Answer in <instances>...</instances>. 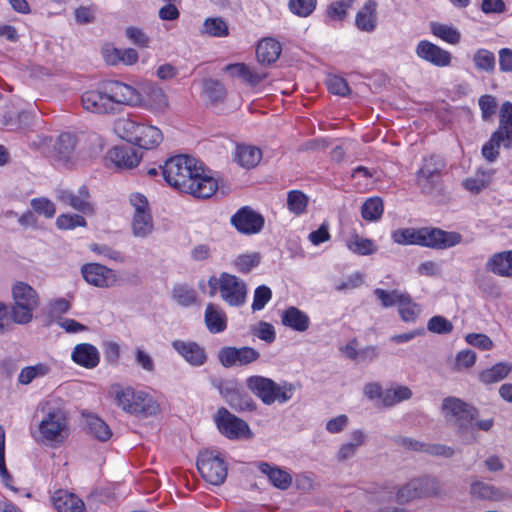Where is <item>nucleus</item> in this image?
Returning a JSON list of instances; mask_svg holds the SVG:
<instances>
[{
    "mask_svg": "<svg viewBox=\"0 0 512 512\" xmlns=\"http://www.w3.org/2000/svg\"><path fill=\"white\" fill-rule=\"evenodd\" d=\"M159 169L170 186L194 197L208 198L217 190L216 180L205 172L203 163L193 157L173 156Z\"/></svg>",
    "mask_w": 512,
    "mask_h": 512,
    "instance_id": "obj_1",
    "label": "nucleus"
},
{
    "mask_svg": "<svg viewBox=\"0 0 512 512\" xmlns=\"http://www.w3.org/2000/svg\"><path fill=\"white\" fill-rule=\"evenodd\" d=\"M441 413L446 423L469 441L477 439V430L489 431L494 425L492 418L479 420V411L476 407L453 396L443 399Z\"/></svg>",
    "mask_w": 512,
    "mask_h": 512,
    "instance_id": "obj_2",
    "label": "nucleus"
},
{
    "mask_svg": "<svg viewBox=\"0 0 512 512\" xmlns=\"http://www.w3.org/2000/svg\"><path fill=\"white\" fill-rule=\"evenodd\" d=\"M392 239L399 245H420L433 249H446L461 243L462 236L438 228H402L392 233Z\"/></svg>",
    "mask_w": 512,
    "mask_h": 512,
    "instance_id": "obj_3",
    "label": "nucleus"
},
{
    "mask_svg": "<svg viewBox=\"0 0 512 512\" xmlns=\"http://www.w3.org/2000/svg\"><path fill=\"white\" fill-rule=\"evenodd\" d=\"M12 307L10 316L14 323L25 325L32 321L34 311L40 305L38 292L24 281H16L11 287Z\"/></svg>",
    "mask_w": 512,
    "mask_h": 512,
    "instance_id": "obj_4",
    "label": "nucleus"
},
{
    "mask_svg": "<svg viewBox=\"0 0 512 512\" xmlns=\"http://www.w3.org/2000/svg\"><path fill=\"white\" fill-rule=\"evenodd\" d=\"M512 148V103L506 101L500 108L499 125L492 133L490 139L482 146V156L489 163H493L500 155V146Z\"/></svg>",
    "mask_w": 512,
    "mask_h": 512,
    "instance_id": "obj_5",
    "label": "nucleus"
},
{
    "mask_svg": "<svg viewBox=\"0 0 512 512\" xmlns=\"http://www.w3.org/2000/svg\"><path fill=\"white\" fill-rule=\"evenodd\" d=\"M248 388L258 396L266 405L275 402L286 403L294 394L295 386L292 383H276L270 378L263 376H251L247 379Z\"/></svg>",
    "mask_w": 512,
    "mask_h": 512,
    "instance_id": "obj_6",
    "label": "nucleus"
},
{
    "mask_svg": "<svg viewBox=\"0 0 512 512\" xmlns=\"http://www.w3.org/2000/svg\"><path fill=\"white\" fill-rule=\"evenodd\" d=\"M208 285L211 295L218 290L221 299L231 307H240L246 302L247 284L233 274L222 272L218 278L211 276Z\"/></svg>",
    "mask_w": 512,
    "mask_h": 512,
    "instance_id": "obj_7",
    "label": "nucleus"
},
{
    "mask_svg": "<svg viewBox=\"0 0 512 512\" xmlns=\"http://www.w3.org/2000/svg\"><path fill=\"white\" fill-rule=\"evenodd\" d=\"M44 416L38 424L34 438L41 443H57L62 440V433L66 429L67 421L64 411L52 406L49 401L41 406Z\"/></svg>",
    "mask_w": 512,
    "mask_h": 512,
    "instance_id": "obj_8",
    "label": "nucleus"
},
{
    "mask_svg": "<svg viewBox=\"0 0 512 512\" xmlns=\"http://www.w3.org/2000/svg\"><path fill=\"white\" fill-rule=\"evenodd\" d=\"M115 403L125 412L130 414H152L155 405L152 398L143 391H135L131 387L113 385L110 390Z\"/></svg>",
    "mask_w": 512,
    "mask_h": 512,
    "instance_id": "obj_9",
    "label": "nucleus"
},
{
    "mask_svg": "<svg viewBox=\"0 0 512 512\" xmlns=\"http://www.w3.org/2000/svg\"><path fill=\"white\" fill-rule=\"evenodd\" d=\"M197 468L203 479L212 484H222L227 476V464L216 450H206L197 458Z\"/></svg>",
    "mask_w": 512,
    "mask_h": 512,
    "instance_id": "obj_10",
    "label": "nucleus"
},
{
    "mask_svg": "<svg viewBox=\"0 0 512 512\" xmlns=\"http://www.w3.org/2000/svg\"><path fill=\"white\" fill-rule=\"evenodd\" d=\"M444 167V160L438 156L424 158L423 164L416 174V183L422 193L430 195L436 190Z\"/></svg>",
    "mask_w": 512,
    "mask_h": 512,
    "instance_id": "obj_11",
    "label": "nucleus"
},
{
    "mask_svg": "<svg viewBox=\"0 0 512 512\" xmlns=\"http://www.w3.org/2000/svg\"><path fill=\"white\" fill-rule=\"evenodd\" d=\"M215 422L219 431L229 439H251L253 433L248 424L231 414L226 408L222 407L217 410Z\"/></svg>",
    "mask_w": 512,
    "mask_h": 512,
    "instance_id": "obj_12",
    "label": "nucleus"
},
{
    "mask_svg": "<svg viewBox=\"0 0 512 512\" xmlns=\"http://www.w3.org/2000/svg\"><path fill=\"white\" fill-rule=\"evenodd\" d=\"M440 491L437 479L432 477L416 478L401 487L396 494V501L404 504L412 499L426 495H436Z\"/></svg>",
    "mask_w": 512,
    "mask_h": 512,
    "instance_id": "obj_13",
    "label": "nucleus"
},
{
    "mask_svg": "<svg viewBox=\"0 0 512 512\" xmlns=\"http://www.w3.org/2000/svg\"><path fill=\"white\" fill-rule=\"evenodd\" d=\"M260 353L249 346L243 347H224L218 353L220 363L230 368L233 366H244L258 360Z\"/></svg>",
    "mask_w": 512,
    "mask_h": 512,
    "instance_id": "obj_14",
    "label": "nucleus"
},
{
    "mask_svg": "<svg viewBox=\"0 0 512 512\" xmlns=\"http://www.w3.org/2000/svg\"><path fill=\"white\" fill-rule=\"evenodd\" d=\"M231 224L243 234H256L264 226V218L249 206L240 208L230 220Z\"/></svg>",
    "mask_w": 512,
    "mask_h": 512,
    "instance_id": "obj_15",
    "label": "nucleus"
},
{
    "mask_svg": "<svg viewBox=\"0 0 512 512\" xmlns=\"http://www.w3.org/2000/svg\"><path fill=\"white\" fill-rule=\"evenodd\" d=\"M57 199L63 204L83 214H93L95 206L90 200L88 188L82 185L76 192L60 190Z\"/></svg>",
    "mask_w": 512,
    "mask_h": 512,
    "instance_id": "obj_16",
    "label": "nucleus"
},
{
    "mask_svg": "<svg viewBox=\"0 0 512 512\" xmlns=\"http://www.w3.org/2000/svg\"><path fill=\"white\" fill-rule=\"evenodd\" d=\"M415 53L420 59L436 67H447L452 61L449 51L427 40H422L417 44Z\"/></svg>",
    "mask_w": 512,
    "mask_h": 512,
    "instance_id": "obj_17",
    "label": "nucleus"
},
{
    "mask_svg": "<svg viewBox=\"0 0 512 512\" xmlns=\"http://www.w3.org/2000/svg\"><path fill=\"white\" fill-rule=\"evenodd\" d=\"M81 272L85 281L96 287L107 288L116 282L115 272L101 264H86L82 267Z\"/></svg>",
    "mask_w": 512,
    "mask_h": 512,
    "instance_id": "obj_18",
    "label": "nucleus"
},
{
    "mask_svg": "<svg viewBox=\"0 0 512 512\" xmlns=\"http://www.w3.org/2000/svg\"><path fill=\"white\" fill-rule=\"evenodd\" d=\"M105 87L112 101L113 108L116 104L137 105L141 102L140 93L130 85L119 81H112L107 83Z\"/></svg>",
    "mask_w": 512,
    "mask_h": 512,
    "instance_id": "obj_19",
    "label": "nucleus"
},
{
    "mask_svg": "<svg viewBox=\"0 0 512 512\" xmlns=\"http://www.w3.org/2000/svg\"><path fill=\"white\" fill-rule=\"evenodd\" d=\"M81 101L83 108L88 112L106 114L114 111L112 101L106 89L104 91H86L82 94Z\"/></svg>",
    "mask_w": 512,
    "mask_h": 512,
    "instance_id": "obj_20",
    "label": "nucleus"
},
{
    "mask_svg": "<svg viewBox=\"0 0 512 512\" xmlns=\"http://www.w3.org/2000/svg\"><path fill=\"white\" fill-rule=\"evenodd\" d=\"M366 441L367 435L363 429L352 430L349 433L348 440L339 445L335 453V459L339 463H344L352 459L358 449L366 444Z\"/></svg>",
    "mask_w": 512,
    "mask_h": 512,
    "instance_id": "obj_21",
    "label": "nucleus"
},
{
    "mask_svg": "<svg viewBox=\"0 0 512 512\" xmlns=\"http://www.w3.org/2000/svg\"><path fill=\"white\" fill-rule=\"evenodd\" d=\"M469 494L473 499L491 502L504 501L507 498L505 491L482 480L470 483Z\"/></svg>",
    "mask_w": 512,
    "mask_h": 512,
    "instance_id": "obj_22",
    "label": "nucleus"
},
{
    "mask_svg": "<svg viewBox=\"0 0 512 512\" xmlns=\"http://www.w3.org/2000/svg\"><path fill=\"white\" fill-rule=\"evenodd\" d=\"M172 347L192 366L199 367L206 362V353L196 342L175 340Z\"/></svg>",
    "mask_w": 512,
    "mask_h": 512,
    "instance_id": "obj_23",
    "label": "nucleus"
},
{
    "mask_svg": "<svg viewBox=\"0 0 512 512\" xmlns=\"http://www.w3.org/2000/svg\"><path fill=\"white\" fill-rule=\"evenodd\" d=\"M72 360L87 369H92L99 364L100 355L95 346L89 343L77 344L71 354Z\"/></svg>",
    "mask_w": 512,
    "mask_h": 512,
    "instance_id": "obj_24",
    "label": "nucleus"
},
{
    "mask_svg": "<svg viewBox=\"0 0 512 512\" xmlns=\"http://www.w3.org/2000/svg\"><path fill=\"white\" fill-rule=\"evenodd\" d=\"M109 157L118 167L131 169L139 164L142 154L133 147L120 146L111 149Z\"/></svg>",
    "mask_w": 512,
    "mask_h": 512,
    "instance_id": "obj_25",
    "label": "nucleus"
},
{
    "mask_svg": "<svg viewBox=\"0 0 512 512\" xmlns=\"http://www.w3.org/2000/svg\"><path fill=\"white\" fill-rule=\"evenodd\" d=\"M51 500L58 512H82L84 509V502L67 490L55 491Z\"/></svg>",
    "mask_w": 512,
    "mask_h": 512,
    "instance_id": "obj_26",
    "label": "nucleus"
},
{
    "mask_svg": "<svg viewBox=\"0 0 512 512\" xmlns=\"http://www.w3.org/2000/svg\"><path fill=\"white\" fill-rule=\"evenodd\" d=\"M256 466L264 475L267 476L270 483L276 488L280 490H287L290 487L292 477L286 470L267 462H257Z\"/></svg>",
    "mask_w": 512,
    "mask_h": 512,
    "instance_id": "obj_27",
    "label": "nucleus"
},
{
    "mask_svg": "<svg viewBox=\"0 0 512 512\" xmlns=\"http://www.w3.org/2000/svg\"><path fill=\"white\" fill-rule=\"evenodd\" d=\"M281 321L284 326H287L298 332L306 331L310 324L309 316L294 306H291L283 311L281 315Z\"/></svg>",
    "mask_w": 512,
    "mask_h": 512,
    "instance_id": "obj_28",
    "label": "nucleus"
},
{
    "mask_svg": "<svg viewBox=\"0 0 512 512\" xmlns=\"http://www.w3.org/2000/svg\"><path fill=\"white\" fill-rule=\"evenodd\" d=\"M345 247L353 254L369 256L377 251V245L369 238H364L357 233L350 234L345 239Z\"/></svg>",
    "mask_w": 512,
    "mask_h": 512,
    "instance_id": "obj_29",
    "label": "nucleus"
},
{
    "mask_svg": "<svg viewBox=\"0 0 512 512\" xmlns=\"http://www.w3.org/2000/svg\"><path fill=\"white\" fill-rule=\"evenodd\" d=\"M282 51L281 44L273 38L262 39L256 49L257 59L262 64L275 62Z\"/></svg>",
    "mask_w": 512,
    "mask_h": 512,
    "instance_id": "obj_30",
    "label": "nucleus"
},
{
    "mask_svg": "<svg viewBox=\"0 0 512 512\" xmlns=\"http://www.w3.org/2000/svg\"><path fill=\"white\" fill-rule=\"evenodd\" d=\"M487 269L503 276L512 277V250L494 254L487 261Z\"/></svg>",
    "mask_w": 512,
    "mask_h": 512,
    "instance_id": "obj_31",
    "label": "nucleus"
},
{
    "mask_svg": "<svg viewBox=\"0 0 512 512\" xmlns=\"http://www.w3.org/2000/svg\"><path fill=\"white\" fill-rule=\"evenodd\" d=\"M204 321L211 333H220L226 329L227 317L225 312L212 303L206 306Z\"/></svg>",
    "mask_w": 512,
    "mask_h": 512,
    "instance_id": "obj_32",
    "label": "nucleus"
},
{
    "mask_svg": "<svg viewBox=\"0 0 512 512\" xmlns=\"http://www.w3.org/2000/svg\"><path fill=\"white\" fill-rule=\"evenodd\" d=\"M376 7L374 0H368L358 11L355 18L356 27L364 32H372L376 27Z\"/></svg>",
    "mask_w": 512,
    "mask_h": 512,
    "instance_id": "obj_33",
    "label": "nucleus"
},
{
    "mask_svg": "<svg viewBox=\"0 0 512 512\" xmlns=\"http://www.w3.org/2000/svg\"><path fill=\"white\" fill-rule=\"evenodd\" d=\"M413 392L410 387L401 384H393L385 389L383 404L385 408H392L412 398Z\"/></svg>",
    "mask_w": 512,
    "mask_h": 512,
    "instance_id": "obj_34",
    "label": "nucleus"
},
{
    "mask_svg": "<svg viewBox=\"0 0 512 512\" xmlns=\"http://www.w3.org/2000/svg\"><path fill=\"white\" fill-rule=\"evenodd\" d=\"M131 231L135 238L145 239L154 231V221L151 212L145 214H133Z\"/></svg>",
    "mask_w": 512,
    "mask_h": 512,
    "instance_id": "obj_35",
    "label": "nucleus"
},
{
    "mask_svg": "<svg viewBox=\"0 0 512 512\" xmlns=\"http://www.w3.org/2000/svg\"><path fill=\"white\" fill-rule=\"evenodd\" d=\"M76 146L75 137L70 133H62L58 136L55 144V157L64 163H68L72 157Z\"/></svg>",
    "mask_w": 512,
    "mask_h": 512,
    "instance_id": "obj_36",
    "label": "nucleus"
},
{
    "mask_svg": "<svg viewBox=\"0 0 512 512\" xmlns=\"http://www.w3.org/2000/svg\"><path fill=\"white\" fill-rule=\"evenodd\" d=\"M262 153L259 148L249 145H239L236 148L235 160L247 169L255 167L261 160Z\"/></svg>",
    "mask_w": 512,
    "mask_h": 512,
    "instance_id": "obj_37",
    "label": "nucleus"
},
{
    "mask_svg": "<svg viewBox=\"0 0 512 512\" xmlns=\"http://www.w3.org/2000/svg\"><path fill=\"white\" fill-rule=\"evenodd\" d=\"M138 134L135 145L144 149L156 147L163 139L161 131L152 125L142 124Z\"/></svg>",
    "mask_w": 512,
    "mask_h": 512,
    "instance_id": "obj_38",
    "label": "nucleus"
},
{
    "mask_svg": "<svg viewBox=\"0 0 512 512\" xmlns=\"http://www.w3.org/2000/svg\"><path fill=\"white\" fill-rule=\"evenodd\" d=\"M51 372V367L43 362L35 365L26 366L21 369L18 375V383L21 385H29L36 379L44 378Z\"/></svg>",
    "mask_w": 512,
    "mask_h": 512,
    "instance_id": "obj_39",
    "label": "nucleus"
},
{
    "mask_svg": "<svg viewBox=\"0 0 512 512\" xmlns=\"http://www.w3.org/2000/svg\"><path fill=\"white\" fill-rule=\"evenodd\" d=\"M512 371V364L508 362H500L492 366L491 368L483 370L479 379L484 384H492L499 382L506 378Z\"/></svg>",
    "mask_w": 512,
    "mask_h": 512,
    "instance_id": "obj_40",
    "label": "nucleus"
},
{
    "mask_svg": "<svg viewBox=\"0 0 512 512\" xmlns=\"http://www.w3.org/2000/svg\"><path fill=\"white\" fill-rule=\"evenodd\" d=\"M141 125L132 119L121 118L116 121L114 130L120 138L135 144Z\"/></svg>",
    "mask_w": 512,
    "mask_h": 512,
    "instance_id": "obj_41",
    "label": "nucleus"
},
{
    "mask_svg": "<svg viewBox=\"0 0 512 512\" xmlns=\"http://www.w3.org/2000/svg\"><path fill=\"white\" fill-rule=\"evenodd\" d=\"M200 32L210 37L222 38L229 35V27L221 17H210L204 20Z\"/></svg>",
    "mask_w": 512,
    "mask_h": 512,
    "instance_id": "obj_42",
    "label": "nucleus"
},
{
    "mask_svg": "<svg viewBox=\"0 0 512 512\" xmlns=\"http://www.w3.org/2000/svg\"><path fill=\"white\" fill-rule=\"evenodd\" d=\"M148 108L154 113H163L168 108V99L164 90L151 86L147 94Z\"/></svg>",
    "mask_w": 512,
    "mask_h": 512,
    "instance_id": "obj_43",
    "label": "nucleus"
},
{
    "mask_svg": "<svg viewBox=\"0 0 512 512\" xmlns=\"http://www.w3.org/2000/svg\"><path fill=\"white\" fill-rule=\"evenodd\" d=\"M383 211L384 205L380 197L368 198L361 206V215L363 219L370 222L379 220Z\"/></svg>",
    "mask_w": 512,
    "mask_h": 512,
    "instance_id": "obj_44",
    "label": "nucleus"
},
{
    "mask_svg": "<svg viewBox=\"0 0 512 512\" xmlns=\"http://www.w3.org/2000/svg\"><path fill=\"white\" fill-rule=\"evenodd\" d=\"M430 27H431V32L433 33V35H435L436 37L442 39L443 41H445L449 44L455 45V44L459 43V41L461 39L460 32L452 26L437 23V22H432L430 24Z\"/></svg>",
    "mask_w": 512,
    "mask_h": 512,
    "instance_id": "obj_45",
    "label": "nucleus"
},
{
    "mask_svg": "<svg viewBox=\"0 0 512 512\" xmlns=\"http://www.w3.org/2000/svg\"><path fill=\"white\" fill-rule=\"evenodd\" d=\"M473 63L478 71L491 73L495 69V56L487 49H478L473 55Z\"/></svg>",
    "mask_w": 512,
    "mask_h": 512,
    "instance_id": "obj_46",
    "label": "nucleus"
},
{
    "mask_svg": "<svg viewBox=\"0 0 512 512\" xmlns=\"http://www.w3.org/2000/svg\"><path fill=\"white\" fill-rule=\"evenodd\" d=\"M261 261V256L257 252L241 254L233 261L234 268L240 273H249L256 268Z\"/></svg>",
    "mask_w": 512,
    "mask_h": 512,
    "instance_id": "obj_47",
    "label": "nucleus"
},
{
    "mask_svg": "<svg viewBox=\"0 0 512 512\" xmlns=\"http://www.w3.org/2000/svg\"><path fill=\"white\" fill-rule=\"evenodd\" d=\"M374 295L380 300L384 308L392 307L396 304L399 305L401 301L407 300V293H403L399 290L387 291L381 288L374 290Z\"/></svg>",
    "mask_w": 512,
    "mask_h": 512,
    "instance_id": "obj_48",
    "label": "nucleus"
},
{
    "mask_svg": "<svg viewBox=\"0 0 512 512\" xmlns=\"http://www.w3.org/2000/svg\"><path fill=\"white\" fill-rule=\"evenodd\" d=\"M308 205V197L299 190H292L287 195V208L295 214L300 215L305 212Z\"/></svg>",
    "mask_w": 512,
    "mask_h": 512,
    "instance_id": "obj_49",
    "label": "nucleus"
},
{
    "mask_svg": "<svg viewBox=\"0 0 512 512\" xmlns=\"http://www.w3.org/2000/svg\"><path fill=\"white\" fill-rule=\"evenodd\" d=\"M228 405L236 411H252L255 409V402L245 392L238 390L228 400Z\"/></svg>",
    "mask_w": 512,
    "mask_h": 512,
    "instance_id": "obj_50",
    "label": "nucleus"
},
{
    "mask_svg": "<svg viewBox=\"0 0 512 512\" xmlns=\"http://www.w3.org/2000/svg\"><path fill=\"white\" fill-rule=\"evenodd\" d=\"M87 425L89 432L100 441H106L112 435L109 426L98 417H90L88 419Z\"/></svg>",
    "mask_w": 512,
    "mask_h": 512,
    "instance_id": "obj_51",
    "label": "nucleus"
},
{
    "mask_svg": "<svg viewBox=\"0 0 512 512\" xmlns=\"http://www.w3.org/2000/svg\"><path fill=\"white\" fill-rule=\"evenodd\" d=\"M326 86L330 93L341 97H345L351 92L347 81L337 75H328L326 78Z\"/></svg>",
    "mask_w": 512,
    "mask_h": 512,
    "instance_id": "obj_52",
    "label": "nucleus"
},
{
    "mask_svg": "<svg viewBox=\"0 0 512 512\" xmlns=\"http://www.w3.org/2000/svg\"><path fill=\"white\" fill-rule=\"evenodd\" d=\"M317 0H289L288 8L299 17H308L316 8Z\"/></svg>",
    "mask_w": 512,
    "mask_h": 512,
    "instance_id": "obj_53",
    "label": "nucleus"
},
{
    "mask_svg": "<svg viewBox=\"0 0 512 512\" xmlns=\"http://www.w3.org/2000/svg\"><path fill=\"white\" fill-rule=\"evenodd\" d=\"M204 93L212 102H219L224 99L226 90L221 82L208 79L204 82Z\"/></svg>",
    "mask_w": 512,
    "mask_h": 512,
    "instance_id": "obj_54",
    "label": "nucleus"
},
{
    "mask_svg": "<svg viewBox=\"0 0 512 512\" xmlns=\"http://www.w3.org/2000/svg\"><path fill=\"white\" fill-rule=\"evenodd\" d=\"M174 299L182 306H190L196 302V291L186 285H177L173 288Z\"/></svg>",
    "mask_w": 512,
    "mask_h": 512,
    "instance_id": "obj_55",
    "label": "nucleus"
},
{
    "mask_svg": "<svg viewBox=\"0 0 512 512\" xmlns=\"http://www.w3.org/2000/svg\"><path fill=\"white\" fill-rule=\"evenodd\" d=\"M56 226L62 230L85 227L86 220L83 216L78 214H61L56 219Z\"/></svg>",
    "mask_w": 512,
    "mask_h": 512,
    "instance_id": "obj_56",
    "label": "nucleus"
},
{
    "mask_svg": "<svg viewBox=\"0 0 512 512\" xmlns=\"http://www.w3.org/2000/svg\"><path fill=\"white\" fill-rule=\"evenodd\" d=\"M398 311L401 319L405 322H414L420 312L419 306L412 302L410 295L407 294V300L401 301L398 305Z\"/></svg>",
    "mask_w": 512,
    "mask_h": 512,
    "instance_id": "obj_57",
    "label": "nucleus"
},
{
    "mask_svg": "<svg viewBox=\"0 0 512 512\" xmlns=\"http://www.w3.org/2000/svg\"><path fill=\"white\" fill-rule=\"evenodd\" d=\"M272 297L271 289L265 285L258 286L253 295L252 310L260 311L270 301Z\"/></svg>",
    "mask_w": 512,
    "mask_h": 512,
    "instance_id": "obj_58",
    "label": "nucleus"
},
{
    "mask_svg": "<svg viewBox=\"0 0 512 512\" xmlns=\"http://www.w3.org/2000/svg\"><path fill=\"white\" fill-rule=\"evenodd\" d=\"M427 328L429 331L437 334H447L453 329L452 323L443 316H433L429 319Z\"/></svg>",
    "mask_w": 512,
    "mask_h": 512,
    "instance_id": "obj_59",
    "label": "nucleus"
},
{
    "mask_svg": "<svg viewBox=\"0 0 512 512\" xmlns=\"http://www.w3.org/2000/svg\"><path fill=\"white\" fill-rule=\"evenodd\" d=\"M465 340L471 346L483 351L491 350L494 346L491 338L481 333H469L465 336Z\"/></svg>",
    "mask_w": 512,
    "mask_h": 512,
    "instance_id": "obj_60",
    "label": "nucleus"
},
{
    "mask_svg": "<svg viewBox=\"0 0 512 512\" xmlns=\"http://www.w3.org/2000/svg\"><path fill=\"white\" fill-rule=\"evenodd\" d=\"M31 207L38 214L46 218H52L55 214L54 204L47 198H34L31 200Z\"/></svg>",
    "mask_w": 512,
    "mask_h": 512,
    "instance_id": "obj_61",
    "label": "nucleus"
},
{
    "mask_svg": "<svg viewBox=\"0 0 512 512\" xmlns=\"http://www.w3.org/2000/svg\"><path fill=\"white\" fill-rule=\"evenodd\" d=\"M385 389H383L380 382H368L363 386V395L371 400H379L381 404H383Z\"/></svg>",
    "mask_w": 512,
    "mask_h": 512,
    "instance_id": "obj_62",
    "label": "nucleus"
},
{
    "mask_svg": "<svg viewBox=\"0 0 512 512\" xmlns=\"http://www.w3.org/2000/svg\"><path fill=\"white\" fill-rule=\"evenodd\" d=\"M349 424V418L345 414L337 415L326 422V430L330 434H339L343 432Z\"/></svg>",
    "mask_w": 512,
    "mask_h": 512,
    "instance_id": "obj_63",
    "label": "nucleus"
},
{
    "mask_svg": "<svg viewBox=\"0 0 512 512\" xmlns=\"http://www.w3.org/2000/svg\"><path fill=\"white\" fill-rule=\"evenodd\" d=\"M135 363L140 366L144 371L153 373L155 371V365L152 357L149 353L137 347L135 349Z\"/></svg>",
    "mask_w": 512,
    "mask_h": 512,
    "instance_id": "obj_64",
    "label": "nucleus"
}]
</instances>
